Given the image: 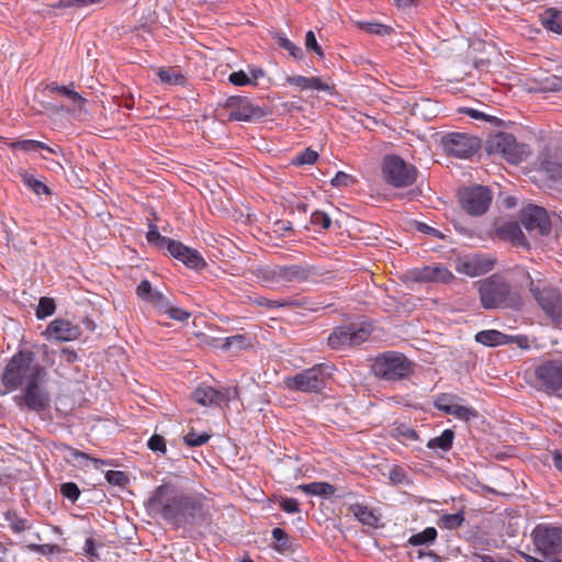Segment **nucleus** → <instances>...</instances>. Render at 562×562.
<instances>
[{"mask_svg": "<svg viewBox=\"0 0 562 562\" xmlns=\"http://www.w3.org/2000/svg\"><path fill=\"white\" fill-rule=\"evenodd\" d=\"M205 496L188 494L171 483L155 488L148 499V506L176 528L198 525L206 517Z\"/></svg>", "mask_w": 562, "mask_h": 562, "instance_id": "1", "label": "nucleus"}, {"mask_svg": "<svg viewBox=\"0 0 562 562\" xmlns=\"http://www.w3.org/2000/svg\"><path fill=\"white\" fill-rule=\"evenodd\" d=\"M46 369L35 361L31 350H20L12 356L1 374L2 394L24 387L33 381H45Z\"/></svg>", "mask_w": 562, "mask_h": 562, "instance_id": "2", "label": "nucleus"}, {"mask_svg": "<svg viewBox=\"0 0 562 562\" xmlns=\"http://www.w3.org/2000/svg\"><path fill=\"white\" fill-rule=\"evenodd\" d=\"M481 305L485 310H521L524 302L518 293L512 291L507 281L498 274H492L479 281Z\"/></svg>", "mask_w": 562, "mask_h": 562, "instance_id": "3", "label": "nucleus"}, {"mask_svg": "<svg viewBox=\"0 0 562 562\" xmlns=\"http://www.w3.org/2000/svg\"><path fill=\"white\" fill-rule=\"evenodd\" d=\"M313 270L308 265H276L259 270L258 278L270 289L281 290L291 283H304L312 276Z\"/></svg>", "mask_w": 562, "mask_h": 562, "instance_id": "4", "label": "nucleus"}, {"mask_svg": "<svg viewBox=\"0 0 562 562\" xmlns=\"http://www.w3.org/2000/svg\"><path fill=\"white\" fill-rule=\"evenodd\" d=\"M372 371L379 379L401 381L413 372L412 362L401 352L385 351L375 357Z\"/></svg>", "mask_w": 562, "mask_h": 562, "instance_id": "5", "label": "nucleus"}, {"mask_svg": "<svg viewBox=\"0 0 562 562\" xmlns=\"http://www.w3.org/2000/svg\"><path fill=\"white\" fill-rule=\"evenodd\" d=\"M529 291L543 311V313L555 324L562 323V293L558 288L543 283L535 282L530 279Z\"/></svg>", "mask_w": 562, "mask_h": 562, "instance_id": "6", "label": "nucleus"}, {"mask_svg": "<svg viewBox=\"0 0 562 562\" xmlns=\"http://www.w3.org/2000/svg\"><path fill=\"white\" fill-rule=\"evenodd\" d=\"M328 369L327 364L319 363L293 376H285L283 380L284 386L293 392L318 393L326 385Z\"/></svg>", "mask_w": 562, "mask_h": 562, "instance_id": "7", "label": "nucleus"}, {"mask_svg": "<svg viewBox=\"0 0 562 562\" xmlns=\"http://www.w3.org/2000/svg\"><path fill=\"white\" fill-rule=\"evenodd\" d=\"M372 330L368 323L338 326L329 334L327 344L334 350L357 347L369 339Z\"/></svg>", "mask_w": 562, "mask_h": 562, "instance_id": "8", "label": "nucleus"}, {"mask_svg": "<svg viewBox=\"0 0 562 562\" xmlns=\"http://www.w3.org/2000/svg\"><path fill=\"white\" fill-rule=\"evenodd\" d=\"M382 173L384 180L395 188L409 187L417 178V169L397 155H386L383 158Z\"/></svg>", "mask_w": 562, "mask_h": 562, "instance_id": "9", "label": "nucleus"}, {"mask_svg": "<svg viewBox=\"0 0 562 562\" xmlns=\"http://www.w3.org/2000/svg\"><path fill=\"white\" fill-rule=\"evenodd\" d=\"M487 150L490 154L499 155L513 165L521 162L530 154L527 145L518 144L514 135L505 132L496 134L488 140Z\"/></svg>", "mask_w": 562, "mask_h": 562, "instance_id": "10", "label": "nucleus"}, {"mask_svg": "<svg viewBox=\"0 0 562 562\" xmlns=\"http://www.w3.org/2000/svg\"><path fill=\"white\" fill-rule=\"evenodd\" d=\"M461 209L471 216H481L487 212L493 193L487 187L472 186L458 191Z\"/></svg>", "mask_w": 562, "mask_h": 562, "instance_id": "11", "label": "nucleus"}, {"mask_svg": "<svg viewBox=\"0 0 562 562\" xmlns=\"http://www.w3.org/2000/svg\"><path fill=\"white\" fill-rule=\"evenodd\" d=\"M440 145L446 154L465 159L477 153L482 142L468 133L451 132L441 137Z\"/></svg>", "mask_w": 562, "mask_h": 562, "instance_id": "12", "label": "nucleus"}, {"mask_svg": "<svg viewBox=\"0 0 562 562\" xmlns=\"http://www.w3.org/2000/svg\"><path fill=\"white\" fill-rule=\"evenodd\" d=\"M532 540L541 555L544 558L555 555L562 550V528L539 524L532 531Z\"/></svg>", "mask_w": 562, "mask_h": 562, "instance_id": "13", "label": "nucleus"}, {"mask_svg": "<svg viewBox=\"0 0 562 562\" xmlns=\"http://www.w3.org/2000/svg\"><path fill=\"white\" fill-rule=\"evenodd\" d=\"M44 381H33L22 387V392L14 396L19 407H26L29 411L42 412L49 406V393L43 386Z\"/></svg>", "mask_w": 562, "mask_h": 562, "instance_id": "14", "label": "nucleus"}, {"mask_svg": "<svg viewBox=\"0 0 562 562\" xmlns=\"http://www.w3.org/2000/svg\"><path fill=\"white\" fill-rule=\"evenodd\" d=\"M522 226L535 236H546L550 234L551 222L546 209L537 205H528L522 209L520 214Z\"/></svg>", "mask_w": 562, "mask_h": 562, "instance_id": "15", "label": "nucleus"}, {"mask_svg": "<svg viewBox=\"0 0 562 562\" xmlns=\"http://www.w3.org/2000/svg\"><path fill=\"white\" fill-rule=\"evenodd\" d=\"M535 375L544 390H560L562 387V360H549L541 363L537 367Z\"/></svg>", "mask_w": 562, "mask_h": 562, "instance_id": "16", "label": "nucleus"}, {"mask_svg": "<svg viewBox=\"0 0 562 562\" xmlns=\"http://www.w3.org/2000/svg\"><path fill=\"white\" fill-rule=\"evenodd\" d=\"M81 334L82 330L79 325L65 318H55L47 325L43 333L48 340L57 341H74L77 340Z\"/></svg>", "mask_w": 562, "mask_h": 562, "instance_id": "17", "label": "nucleus"}, {"mask_svg": "<svg viewBox=\"0 0 562 562\" xmlns=\"http://www.w3.org/2000/svg\"><path fill=\"white\" fill-rule=\"evenodd\" d=\"M229 109V120L232 121H250L254 117H260L263 111L259 106H255L248 98L232 97L227 101Z\"/></svg>", "mask_w": 562, "mask_h": 562, "instance_id": "18", "label": "nucleus"}, {"mask_svg": "<svg viewBox=\"0 0 562 562\" xmlns=\"http://www.w3.org/2000/svg\"><path fill=\"white\" fill-rule=\"evenodd\" d=\"M167 249L173 258L180 260L189 268L202 269L206 266L205 260L198 250L187 247L178 240L171 239Z\"/></svg>", "mask_w": 562, "mask_h": 562, "instance_id": "19", "label": "nucleus"}, {"mask_svg": "<svg viewBox=\"0 0 562 562\" xmlns=\"http://www.w3.org/2000/svg\"><path fill=\"white\" fill-rule=\"evenodd\" d=\"M285 81L288 85L297 88L300 91L317 90L328 92L331 95L336 93L335 86L328 85L319 77H304L295 75L286 77Z\"/></svg>", "mask_w": 562, "mask_h": 562, "instance_id": "20", "label": "nucleus"}, {"mask_svg": "<svg viewBox=\"0 0 562 562\" xmlns=\"http://www.w3.org/2000/svg\"><path fill=\"white\" fill-rule=\"evenodd\" d=\"M255 302L258 306H263L267 308L299 306V307H303L305 310L313 311V312H316L321 308L317 304L310 302L305 297L304 299L269 300L263 296H259L256 299Z\"/></svg>", "mask_w": 562, "mask_h": 562, "instance_id": "21", "label": "nucleus"}, {"mask_svg": "<svg viewBox=\"0 0 562 562\" xmlns=\"http://www.w3.org/2000/svg\"><path fill=\"white\" fill-rule=\"evenodd\" d=\"M517 340L521 346V340H527L526 337H512L506 334H503L496 329H487L481 330L475 335V341L480 342L484 346L496 347L506 345L510 341Z\"/></svg>", "mask_w": 562, "mask_h": 562, "instance_id": "22", "label": "nucleus"}, {"mask_svg": "<svg viewBox=\"0 0 562 562\" xmlns=\"http://www.w3.org/2000/svg\"><path fill=\"white\" fill-rule=\"evenodd\" d=\"M415 280L423 282H449L453 276L442 266L424 267L414 274Z\"/></svg>", "mask_w": 562, "mask_h": 562, "instance_id": "23", "label": "nucleus"}, {"mask_svg": "<svg viewBox=\"0 0 562 562\" xmlns=\"http://www.w3.org/2000/svg\"><path fill=\"white\" fill-rule=\"evenodd\" d=\"M191 397L202 406H217L224 400V395L210 385H199Z\"/></svg>", "mask_w": 562, "mask_h": 562, "instance_id": "24", "label": "nucleus"}, {"mask_svg": "<svg viewBox=\"0 0 562 562\" xmlns=\"http://www.w3.org/2000/svg\"><path fill=\"white\" fill-rule=\"evenodd\" d=\"M272 538L276 541L273 549L280 554H289L295 551V543L283 529L277 527L272 530Z\"/></svg>", "mask_w": 562, "mask_h": 562, "instance_id": "25", "label": "nucleus"}, {"mask_svg": "<svg viewBox=\"0 0 562 562\" xmlns=\"http://www.w3.org/2000/svg\"><path fill=\"white\" fill-rule=\"evenodd\" d=\"M349 510L362 525H367L369 527H378L380 518L368 506L353 504L350 506Z\"/></svg>", "mask_w": 562, "mask_h": 562, "instance_id": "26", "label": "nucleus"}, {"mask_svg": "<svg viewBox=\"0 0 562 562\" xmlns=\"http://www.w3.org/2000/svg\"><path fill=\"white\" fill-rule=\"evenodd\" d=\"M295 490L315 496H331L336 492L335 486L327 482H312L308 484H300L295 487Z\"/></svg>", "mask_w": 562, "mask_h": 562, "instance_id": "27", "label": "nucleus"}, {"mask_svg": "<svg viewBox=\"0 0 562 562\" xmlns=\"http://www.w3.org/2000/svg\"><path fill=\"white\" fill-rule=\"evenodd\" d=\"M220 344L215 345L216 347L222 348L223 350H243L251 346L250 339L243 334L233 335L223 339H216Z\"/></svg>", "mask_w": 562, "mask_h": 562, "instance_id": "28", "label": "nucleus"}, {"mask_svg": "<svg viewBox=\"0 0 562 562\" xmlns=\"http://www.w3.org/2000/svg\"><path fill=\"white\" fill-rule=\"evenodd\" d=\"M443 413L452 415L463 422L475 419L479 416L477 411L474 407L463 405L461 402H456L453 405L446 407Z\"/></svg>", "mask_w": 562, "mask_h": 562, "instance_id": "29", "label": "nucleus"}, {"mask_svg": "<svg viewBox=\"0 0 562 562\" xmlns=\"http://www.w3.org/2000/svg\"><path fill=\"white\" fill-rule=\"evenodd\" d=\"M541 24L548 31L562 34L561 13L555 9L546 10L540 18Z\"/></svg>", "mask_w": 562, "mask_h": 562, "instance_id": "30", "label": "nucleus"}, {"mask_svg": "<svg viewBox=\"0 0 562 562\" xmlns=\"http://www.w3.org/2000/svg\"><path fill=\"white\" fill-rule=\"evenodd\" d=\"M498 234L503 238L508 239L516 245H522L525 243V236L519 224L516 222H509L502 225L498 228Z\"/></svg>", "mask_w": 562, "mask_h": 562, "instance_id": "31", "label": "nucleus"}, {"mask_svg": "<svg viewBox=\"0 0 562 562\" xmlns=\"http://www.w3.org/2000/svg\"><path fill=\"white\" fill-rule=\"evenodd\" d=\"M453 440L454 431L452 429H445L440 436L431 438L427 442V448L432 450L440 449L446 452L452 448Z\"/></svg>", "mask_w": 562, "mask_h": 562, "instance_id": "32", "label": "nucleus"}, {"mask_svg": "<svg viewBox=\"0 0 562 562\" xmlns=\"http://www.w3.org/2000/svg\"><path fill=\"white\" fill-rule=\"evenodd\" d=\"M464 521V510L461 509L456 514H443L442 516L439 517L437 525L441 529L456 530L462 527Z\"/></svg>", "mask_w": 562, "mask_h": 562, "instance_id": "33", "label": "nucleus"}, {"mask_svg": "<svg viewBox=\"0 0 562 562\" xmlns=\"http://www.w3.org/2000/svg\"><path fill=\"white\" fill-rule=\"evenodd\" d=\"M11 148L19 149L25 153L44 149L50 154H57V150L43 142L34 139H23L11 143Z\"/></svg>", "mask_w": 562, "mask_h": 562, "instance_id": "34", "label": "nucleus"}, {"mask_svg": "<svg viewBox=\"0 0 562 562\" xmlns=\"http://www.w3.org/2000/svg\"><path fill=\"white\" fill-rule=\"evenodd\" d=\"M71 87H74V83H70V86H59L57 83H50L47 86V89L52 92L61 93L63 95L71 100L79 109H81L86 103V99L81 97L77 91H75Z\"/></svg>", "mask_w": 562, "mask_h": 562, "instance_id": "35", "label": "nucleus"}, {"mask_svg": "<svg viewBox=\"0 0 562 562\" xmlns=\"http://www.w3.org/2000/svg\"><path fill=\"white\" fill-rule=\"evenodd\" d=\"M437 530L434 527H427L422 532L412 535L407 542L411 546L418 547L427 543H431L437 538Z\"/></svg>", "mask_w": 562, "mask_h": 562, "instance_id": "36", "label": "nucleus"}, {"mask_svg": "<svg viewBox=\"0 0 562 562\" xmlns=\"http://www.w3.org/2000/svg\"><path fill=\"white\" fill-rule=\"evenodd\" d=\"M540 168L552 177L562 176V165L554 160L547 151L541 153Z\"/></svg>", "mask_w": 562, "mask_h": 562, "instance_id": "37", "label": "nucleus"}, {"mask_svg": "<svg viewBox=\"0 0 562 562\" xmlns=\"http://www.w3.org/2000/svg\"><path fill=\"white\" fill-rule=\"evenodd\" d=\"M22 182L37 195L50 194V190L45 183L27 172L22 175Z\"/></svg>", "mask_w": 562, "mask_h": 562, "instance_id": "38", "label": "nucleus"}, {"mask_svg": "<svg viewBox=\"0 0 562 562\" xmlns=\"http://www.w3.org/2000/svg\"><path fill=\"white\" fill-rule=\"evenodd\" d=\"M56 311L55 301L50 297L43 296L38 301L35 315L38 319H44L53 315Z\"/></svg>", "mask_w": 562, "mask_h": 562, "instance_id": "39", "label": "nucleus"}, {"mask_svg": "<svg viewBox=\"0 0 562 562\" xmlns=\"http://www.w3.org/2000/svg\"><path fill=\"white\" fill-rule=\"evenodd\" d=\"M157 76L159 77L161 82L168 85H183L186 81L184 76L170 68H160L157 72Z\"/></svg>", "mask_w": 562, "mask_h": 562, "instance_id": "40", "label": "nucleus"}, {"mask_svg": "<svg viewBox=\"0 0 562 562\" xmlns=\"http://www.w3.org/2000/svg\"><path fill=\"white\" fill-rule=\"evenodd\" d=\"M61 448L64 450L68 451L70 457H72L74 459H85V460L91 461L95 469H99L102 465L109 464V462L106 460L93 458V457L89 456L88 453L80 451L78 449H75L68 445H63Z\"/></svg>", "mask_w": 562, "mask_h": 562, "instance_id": "41", "label": "nucleus"}, {"mask_svg": "<svg viewBox=\"0 0 562 562\" xmlns=\"http://www.w3.org/2000/svg\"><path fill=\"white\" fill-rule=\"evenodd\" d=\"M146 239L149 244H156L158 247H168L171 238L160 235L156 224H149Z\"/></svg>", "mask_w": 562, "mask_h": 562, "instance_id": "42", "label": "nucleus"}, {"mask_svg": "<svg viewBox=\"0 0 562 562\" xmlns=\"http://www.w3.org/2000/svg\"><path fill=\"white\" fill-rule=\"evenodd\" d=\"M463 400L457 394L452 393H440L434 401V406L441 412L446 411V407L453 405L456 402H462Z\"/></svg>", "mask_w": 562, "mask_h": 562, "instance_id": "43", "label": "nucleus"}, {"mask_svg": "<svg viewBox=\"0 0 562 562\" xmlns=\"http://www.w3.org/2000/svg\"><path fill=\"white\" fill-rule=\"evenodd\" d=\"M277 43L278 45L288 50L289 54L294 58V59H302L303 58V50L301 47H299L297 45H295L292 41H290L289 38H286L284 35H277Z\"/></svg>", "mask_w": 562, "mask_h": 562, "instance_id": "44", "label": "nucleus"}, {"mask_svg": "<svg viewBox=\"0 0 562 562\" xmlns=\"http://www.w3.org/2000/svg\"><path fill=\"white\" fill-rule=\"evenodd\" d=\"M211 438V435L207 432L198 434L193 428H191L188 434L183 437L184 443L189 447H200L206 443Z\"/></svg>", "mask_w": 562, "mask_h": 562, "instance_id": "45", "label": "nucleus"}, {"mask_svg": "<svg viewBox=\"0 0 562 562\" xmlns=\"http://www.w3.org/2000/svg\"><path fill=\"white\" fill-rule=\"evenodd\" d=\"M4 519L14 533H21L27 528L26 520L19 517L14 512H7Z\"/></svg>", "mask_w": 562, "mask_h": 562, "instance_id": "46", "label": "nucleus"}, {"mask_svg": "<svg viewBox=\"0 0 562 562\" xmlns=\"http://www.w3.org/2000/svg\"><path fill=\"white\" fill-rule=\"evenodd\" d=\"M317 151L313 150L312 148H306L295 156V158L293 159V164L297 166L312 165L317 160Z\"/></svg>", "mask_w": 562, "mask_h": 562, "instance_id": "47", "label": "nucleus"}, {"mask_svg": "<svg viewBox=\"0 0 562 562\" xmlns=\"http://www.w3.org/2000/svg\"><path fill=\"white\" fill-rule=\"evenodd\" d=\"M60 494L71 503H76L80 496V490L76 483L67 482L60 485Z\"/></svg>", "mask_w": 562, "mask_h": 562, "instance_id": "48", "label": "nucleus"}, {"mask_svg": "<svg viewBox=\"0 0 562 562\" xmlns=\"http://www.w3.org/2000/svg\"><path fill=\"white\" fill-rule=\"evenodd\" d=\"M387 477L394 485L405 484L408 482L406 471L400 465L391 468Z\"/></svg>", "mask_w": 562, "mask_h": 562, "instance_id": "49", "label": "nucleus"}, {"mask_svg": "<svg viewBox=\"0 0 562 562\" xmlns=\"http://www.w3.org/2000/svg\"><path fill=\"white\" fill-rule=\"evenodd\" d=\"M356 179L344 171H338L335 177L330 180V184L335 188H347L352 186Z\"/></svg>", "mask_w": 562, "mask_h": 562, "instance_id": "50", "label": "nucleus"}, {"mask_svg": "<svg viewBox=\"0 0 562 562\" xmlns=\"http://www.w3.org/2000/svg\"><path fill=\"white\" fill-rule=\"evenodd\" d=\"M311 223L314 226H319L323 229H328L331 225L329 215L322 211H315L311 215Z\"/></svg>", "mask_w": 562, "mask_h": 562, "instance_id": "51", "label": "nucleus"}, {"mask_svg": "<svg viewBox=\"0 0 562 562\" xmlns=\"http://www.w3.org/2000/svg\"><path fill=\"white\" fill-rule=\"evenodd\" d=\"M101 2V0H59L57 4L54 5V8L57 9H67L71 7L76 8H83L88 7L90 4H95Z\"/></svg>", "mask_w": 562, "mask_h": 562, "instance_id": "52", "label": "nucleus"}, {"mask_svg": "<svg viewBox=\"0 0 562 562\" xmlns=\"http://www.w3.org/2000/svg\"><path fill=\"white\" fill-rule=\"evenodd\" d=\"M147 302L151 303L160 313H165L170 304L167 297L158 291L153 292Z\"/></svg>", "mask_w": 562, "mask_h": 562, "instance_id": "53", "label": "nucleus"}, {"mask_svg": "<svg viewBox=\"0 0 562 562\" xmlns=\"http://www.w3.org/2000/svg\"><path fill=\"white\" fill-rule=\"evenodd\" d=\"M147 447L154 452H160L162 454L167 451L166 440L160 435H153L148 441Z\"/></svg>", "mask_w": 562, "mask_h": 562, "instance_id": "54", "label": "nucleus"}, {"mask_svg": "<svg viewBox=\"0 0 562 562\" xmlns=\"http://www.w3.org/2000/svg\"><path fill=\"white\" fill-rule=\"evenodd\" d=\"M106 481L116 486H124L128 479L127 475L122 471L110 470L105 473Z\"/></svg>", "mask_w": 562, "mask_h": 562, "instance_id": "55", "label": "nucleus"}, {"mask_svg": "<svg viewBox=\"0 0 562 562\" xmlns=\"http://www.w3.org/2000/svg\"><path fill=\"white\" fill-rule=\"evenodd\" d=\"M279 505L281 509L288 514H296L300 512V504L295 498L281 497Z\"/></svg>", "mask_w": 562, "mask_h": 562, "instance_id": "56", "label": "nucleus"}, {"mask_svg": "<svg viewBox=\"0 0 562 562\" xmlns=\"http://www.w3.org/2000/svg\"><path fill=\"white\" fill-rule=\"evenodd\" d=\"M305 46L307 49H312L318 57L323 58L324 53L317 43L316 36L313 31H307L305 35Z\"/></svg>", "mask_w": 562, "mask_h": 562, "instance_id": "57", "label": "nucleus"}, {"mask_svg": "<svg viewBox=\"0 0 562 562\" xmlns=\"http://www.w3.org/2000/svg\"><path fill=\"white\" fill-rule=\"evenodd\" d=\"M164 314H167L170 318L180 322L188 321L190 317V313L188 311L180 307H173L170 304Z\"/></svg>", "mask_w": 562, "mask_h": 562, "instance_id": "58", "label": "nucleus"}, {"mask_svg": "<svg viewBox=\"0 0 562 562\" xmlns=\"http://www.w3.org/2000/svg\"><path fill=\"white\" fill-rule=\"evenodd\" d=\"M292 229V223L286 220H278L272 224V232L280 237L285 236V234Z\"/></svg>", "mask_w": 562, "mask_h": 562, "instance_id": "59", "label": "nucleus"}, {"mask_svg": "<svg viewBox=\"0 0 562 562\" xmlns=\"http://www.w3.org/2000/svg\"><path fill=\"white\" fill-rule=\"evenodd\" d=\"M228 81L231 83H233L235 86H239V87L251 83L250 79L248 78L246 72L243 70L232 72L228 76Z\"/></svg>", "mask_w": 562, "mask_h": 562, "instance_id": "60", "label": "nucleus"}, {"mask_svg": "<svg viewBox=\"0 0 562 562\" xmlns=\"http://www.w3.org/2000/svg\"><path fill=\"white\" fill-rule=\"evenodd\" d=\"M83 551H85L86 555H88L89 561H91V562L100 559V555L97 550V544L92 538L86 539Z\"/></svg>", "mask_w": 562, "mask_h": 562, "instance_id": "61", "label": "nucleus"}, {"mask_svg": "<svg viewBox=\"0 0 562 562\" xmlns=\"http://www.w3.org/2000/svg\"><path fill=\"white\" fill-rule=\"evenodd\" d=\"M416 228L418 232L434 236L438 239H443L446 237L443 233H441L440 231H438L435 227L429 226L426 223L418 222L416 225Z\"/></svg>", "mask_w": 562, "mask_h": 562, "instance_id": "62", "label": "nucleus"}, {"mask_svg": "<svg viewBox=\"0 0 562 562\" xmlns=\"http://www.w3.org/2000/svg\"><path fill=\"white\" fill-rule=\"evenodd\" d=\"M153 292L154 291L151 289V284L147 280H143L136 288V294L138 295V297L145 301H147L150 297Z\"/></svg>", "mask_w": 562, "mask_h": 562, "instance_id": "63", "label": "nucleus"}, {"mask_svg": "<svg viewBox=\"0 0 562 562\" xmlns=\"http://www.w3.org/2000/svg\"><path fill=\"white\" fill-rule=\"evenodd\" d=\"M366 31L371 34L384 35L390 33L391 27L380 23H368Z\"/></svg>", "mask_w": 562, "mask_h": 562, "instance_id": "64", "label": "nucleus"}]
</instances>
